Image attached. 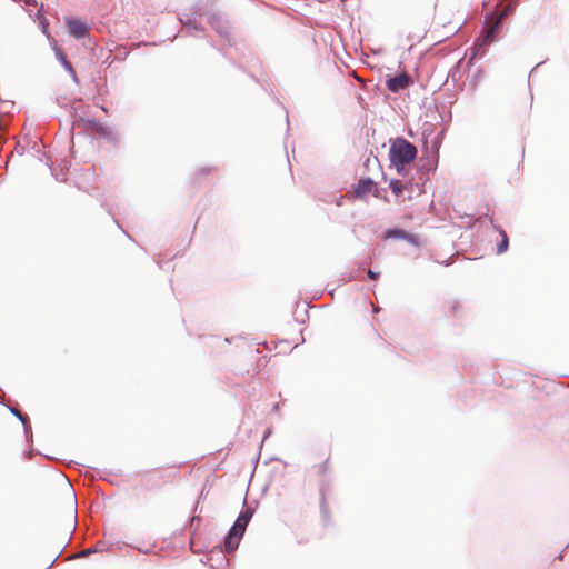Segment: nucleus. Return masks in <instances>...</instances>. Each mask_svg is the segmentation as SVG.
I'll use <instances>...</instances> for the list:
<instances>
[{
  "mask_svg": "<svg viewBox=\"0 0 569 569\" xmlns=\"http://www.w3.org/2000/svg\"><path fill=\"white\" fill-rule=\"evenodd\" d=\"M11 412L17 417L19 418V420L26 426L27 423V418L16 408L11 409Z\"/></svg>",
  "mask_w": 569,
  "mask_h": 569,
  "instance_id": "nucleus-12",
  "label": "nucleus"
},
{
  "mask_svg": "<svg viewBox=\"0 0 569 569\" xmlns=\"http://www.w3.org/2000/svg\"><path fill=\"white\" fill-rule=\"evenodd\" d=\"M416 157L417 148L405 138H397L391 142L389 159L391 166L396 168L400 176L406 177L408 174L407 167L411 164Z\"/></svg>",
  "mask_w": 569,
  "mask_h": 569,
  "instance_id": "nucleus-1",
  "label": "nucleus"
},
{
  "mask_svg": "<svg viewBox=\"0 0 569 569\" xmlns=\"http://www.w3.org/2000/svg\"><path fill=\"white\" fill-rule=\"evenodd\" d=\"M407 242H409L410 244L415 246V247H419L421 243H420V240L417 236L412 234V233H407L406 236V239H405Z\"/></svg>",
  "mask_w": 569,
  "mask_h": 569,
  "instance_id": "nucleus-11",
  "label": "nucleus"
},
{
  "mask_svg": "<svg viewBox=\"0 0 569 569\" xmlns=\"http://www.w3.org/2000/svg\"><path fill=\"white\" fill-rule=\"evenodd\" d=\"M22 1L24 2V4H26L27 7H29V6H34V4H36V1H34V0H22Z\"/></svg>",
  "mask_w": 569,
  "mask_h": 569,
  "instance_id": "nucleus-14",
  "label": "nucleus"
},
{
  "mask_svg": "<svg viewBox=\"0 0 569 569\" xmlns=\"http://www.w3.org/2000/svg\"><path fill=\"white\" fill-rule=\"evenodd\" d=\"M56 57L57 59L61 62V64L64 67V69L71 74V77L73 78V80L77 81V74H76V71L73 69V67L71 66V63L67 60L64 53L60 50V49H57L56 50Z\"/></svg>",
  "mask_w": 569,
  "mask_h": 569,
  "instance_id": "nucleus-7",
  "label": "nucleus"
},
{
  "mask_svg": "<svg viewBox=\"0 0 569 569\" xmlns=\"http://www.w3.org/2000/svg\"><path fill=\"white\" fill-rule=\"evenodd\" d=\"M411 82V78L407 73H401L387 79L386 86L389 91L397 93L408 88Z\"/></svg>",
  "mask_w": 569,
  "mask_h": 569,
  "instance_id": "nucleus-5",
  "label": "nucleus"
},
{
  "mask_svg": "<svg viewBox=\"0 0 569 569\" xmlns=\"http://www.w3.org/2000/svg\"><path fill=\"white\" fill-rule=\"evenodd\" d=\"M515 10V4L509 3L506 6V8L500 11L497 16H488L487 21L489 23V27L486 29L485 34L479 43L476 44V54H479L481 51L485 50V47H487L495 38V34L499 30L500 23L502 20L512 11Z\"/></svg>",
  "mask_w": 569,
  "mask_h": 569,
  "instance_id": "nucleus-3",
  "label": "nucleus"
},
{
  "mask_svg": "<svg viewBox=\"0 0 569 569\" xmlns=\"http://www.w3.org/2000/svg\"><path fill=\"white\" fill-rule=\"evenodd\" d=\"M407 233L408 232L405 231V230H401V229H398V228H393V229H388L386 231L385 238L386 239H402V240H405Z\"/></svg>",
  "mask_w": 569,
  "mask_h": 569,
  "instance_id": "nucleus-8",
  "label": "nucleus"
},
{
  "mask_svg": "<svg viewBox=\"0 0 569 569\" xmlns=\"http://www.w3.org/2000/svg\"><path fill=\"white\" fill-rule=\"evenodd\" d=\"M502 237L501 241L497 246V253L501 254L508 249V237L503 230H500Z\"/></svg>",
  "mask_w": 569,
  "mask_h": 569,
  "instance_id": "nucleus-9",
  "label": "nucleus"
},
{
  "mask_svg": "<svg viewBox=\"0 0 569 569\" xmlns=\"http://www.w3.org/2000/svg\"><path fill=\"white\" fill-rule=\"evenodd\" d=\"M68 32L76 39H82L88 34L89 26L86 21L78 18H67Z\"/></svg>",
  "mask_w": 569,
  "mask_h": 569,
  "instance_id": "nucleus-4",
  "label": "nucleus"
},
{
  "mask_svg": "<svg viewBox=\"0 0 569 569\" xmlns=\"http://www.w3.org/2000/svg\"><path fill=\"white\" fill-rule=\"evenodd\" d=\"M372 184H373V182L370 178L361 179L355 189L356 196L361 197V196L368 193L371 190Z\"/></svg>",
  "mask_w": 569,
  "mask_h": 569,
  "instance_id": "nucleus-6",
  "label": "nucleus"
},
{
  "mask_svg": "<svg viewBox=\"0 0 569 569\" xmlns=\"http://www.w3.org/2000/svg\"><path fill=\"white\" fill-rule=\"evenodd\" d=\"M389 187L396 196H399L403 190V184L400 180H391Z\"/></svg>",
  "mask_w": 569,
  "mask_h": 569,
  "instance_id": "nucleus-10",
  "label": "nucleus"
},
{
  "mask_svg": "<svg viewBox=\"0 0 569 569\" xmlns=\"http://www.w3.org/2000/svg\"><path fill=\"white\" fill-rule=\"evenodd\" d=\"M367 274H368V277H369L370 279H372V280H375V279H377V278L379 277V273H378V272L372 271L371 269H369V270L367 271Z\"/></svg>",
  "mask_w": 569,
  "mask_h": 569,
  "instance_id": "nucleus-13",
  "label": "nucleus"
},
{
  "mask_svg": "<svg viewBox=\"0 0 569 569\" xmlns=\"http://www.w3.org/2000/svg\"><path fill=\"white\" fill-rule=\"evenodd\" d=\"M252 515L253 510L250 508L240 512L224 540V550L227 552H232L238 548Z\"/></svg>",
  "mask_w": 569,
  "mask_h": 569,
  "instance_id": "nucleus-2",
  "label": "nucleus"
},
{
  "mask_svg": "<svg viewBox=\"0 0 569 569\" xmlns=\"http://www.w3.org/2000/svg\"><path fill=\"white\" fill-rule=\"evenodd\" d=\"M94 550H92V549L84 550V551L81 552V556H87V555H89V553H91Z\"/></svg>",
  "mask_w": 569,
  "mask_h": 569,
  "instance_id": "nucleus-15",
  "label": "nucleus"
}]
</instances>
